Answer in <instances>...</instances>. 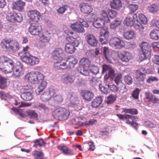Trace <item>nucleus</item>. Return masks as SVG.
Listing matches in <instances>:
<instances>
[{
	"instance_id": "1",
	"label": "nucleus",
	"mask_w": 159,
	"mask_h": 159,
	"mask_svg": "<svg viewBox=\"0 0 159 159\" xmlns=\"http://www.w3.org/2000/svg\"><path fill=\"white\" fill-rule=\"evenodd\" d=\"M13 61L7 57L2 56L0 57V69L4 73L8 74L13 72L12 76L19 77L24 73L25 69L22 64L17 62L14 66Z\"/></svg>"
},
{
	"instance_id": "2",
	"label": "nucleus",
	"mask_w": 159,
	"mask_h": 159,
	"mask_svg": "<svg viewBox=\"0 0 159 159\" xmlns=\"http://www.w3.org/2000/svg\"><path fill=\"white\" fill-rule=\"evenodd\" d=\"M44 76L38 71L29 72L25 76V80L33 84L40 83L35 90L37 95L40 94L47 85V82L43 80Z\"/></svg>"
},
{
	"instance_id": "3",
	"label": "nucleus",
	"mask_w": 159,
	"mask_h": 159,
	"mask_svg": "<svg viewBox=\"0 0 159 159\" xmlns=\"http://www.w3.org/2000/svg\"><path fill=\"white\" fill-rule=\"evenodd\" d=\"M63 29L65 33L67 35L66 39L70 42L66 44L65 51L67 53L72 54L75 51V47H78L79 44V40L77 39L78 36L77 34L69 30L66 26H64Z\"/></svg>"
},
{
	"instance_id": "4",
	"label": "nucleus",
	"mask_w": 159,
	"mask_h": 159,
	"mask_svg": "<svg viewBox=\"0 0 159 159\" xmlns=\"http://www.w3.org/2000/svg\"><path fill=\"white\" fill-rule=\"evenodd\" d=\"M29 49V47L28 46L23 47V52L19 54L21 60L31 65L38 64L39 62V59L36 57L31 55L28 52Z\"/></svg>"
},
{
	"instance_id": "5",
	"label": "nucleus",
	"mask_w": 159,
	"mask_h": 159,
	"mask_svg": "<svg viewBox=\"0 0 159 159\" xmlns=\"http://www.w3.org/2000/svg\"><path fill=\"white\" fill-rule=\"evenodd\" d=\"M1 46L6 50H11L13 51H18L19 49V43L16 41L11 39H3L1 43Z\"/></svg>"
},
{
	"instance_id": "6",
	"label": "nucleus",
	"mask_w": 159,
	"mask_h": 159,
	"mask_svg": "<svg viewBox=\"0 0 159 159\" xmlns=\"http://www.w3.org/2000/svg\"><path fill=\"white\" fill-rule=\"evenodd\" d=\"M100 15L101 17L97 18L93 23V25L96 28H100L102 26H105L106 23L110 22L107 14L105 11H101Z\"/></svg>"
},
{
	"instance_id": "7",
	"label": "nucleus",
	"mask_w": 159,
	"mask_h": 159,
	"mask_svg": "<svg viewBox=\"0 0 159 159\" xmlns=\"http://www.w3.org/2000/svg\"><path fill=\"white\" fill-rule=\"evenodd\" d=\"M52 114L55 118L65 120L70 115V113L68 110L65 108L59 107L54 111Z\"/></svg>"
},
{
	"instance_id": "8",
	"label": "nucleus",
	"mask_w": 159,
	"mask_h": 159,
	"mask_svg": "<svg viewBox=\"0 0 159 159\" xmlns=\"http://www.w3.org/2000/svg\"><path fill=\"white\" fill-rule=\"evenodd\" d=\"M139 18V14L138 13L134 15L133 19L129 16H127L124 21V23L127 26H131L134 25L136 29L139 28L138 18Z\"/></svg>"
},
{
	"instance_id": "9",
	"label": "nucleus",
	"mask_w": 159,
	"mask_h": 159,
	"mask_svg": "<svg viewBox=\"0 0 159 159\" xmlns=\"http://www.w3.org/2000/svg\"><path fill=\"white\" fill-rule=\"evenodd\" d=\"M140 47L141 50V52L140 55V61H141L150 57L151 51L149 49V46L147 42H141Z\"/></svg>"
},
{
	"instance_id": "10",
	"label": "nucleus",
	"mask_w": 159,
	"mask_h": 159,
	"mask_svg": "<svg viewBox=\"0 0 159 159\" xmlns=\"http://www.w3.org/2000/svg\"><path fill=\"white\" fill-rule=\"evenodd\" d=\"M33 87L30 85L24 86L22 89L24 92L21 93V98L24 100L30 101L33 98L32 93H33Z\"/></svg>"
},
{
	"instance_id": "11",
	"label": "nucleus",
	"mask_w": 159,
	"mask_h": 159,
	"mask_svg": "<svg viewBox=\"0 0 159 159\" xmlns=\"http://www.w3.org/2000/svg\"><path fill=\"white\" fill-rule=\"evenodd\" d=\"M90 62L88 58H84L81 60L79 64L80 67L82 69L80 72L81 74L85 76L89 75V72L88 69L90 66Z\"/></svg>"
},
{
	"instance_id": "12",
	"label": "nucleus",
	"mask_w": 159,
	"mask_h": 159,
	"mask_svg": "<svg viewBox=\"0 0 159 159\" xmlns=\"http://www.w3.org/2000/svg\"><path fill=\"white\" fill-rule=\"evenodd\" d=\"M109 44L115 49H120L125 46V43L121 39L117 38H113L109 41Z\"/></svg>"
},
{
	"instance_id": "13",
	"label": "nucleus",
	"mask_w": 159,
	"mask_h": 159,
	"mask_svg": "<svg viewBox=\"0 0 159 159\" xmlns=\"http://www.w3.org/2000/svg\"><path fill=\"white\" fill-rule=\"evenodd\" d=\"M27 15L30 19L35 22H38L42 19L40 12L37 10H30L27 12Z\"/></svg>"
},
{
	"instance_id": "14",
	"label": "nucleus",
	"mask_w": 159,
	"mask_h": 159,
	"mask_svg": "<svg viewBox=\"0 0 159 159\" xmlns=\"http://www.w3.org/2000/svg\"><path fill=\"white\" fill-rule=\"evenodd\" d=\"M99 40L102 44H106L108 43L109 32L106 27L101 29L100 31Z\"/></svg>"
},
{
	"instance_id": "15",
	"label": "nucleus",
	"mask_w": 159,
	"mask_h": 159,
	"mask_svg": "<svg viewBox=\"0 0 159 159\" xmlns=\"http://www.w3.org/2000/svg\"><path fill=\"white\" fill-rule=\"evenodd\" d=\"M43 30L41 25H38L35 24L30 25L29 28V31L31 34L34 35H39L42 32Z\"/></svg>"
},
{
	"instance_id": "16",
	"label": "nucleus",
	"mask_w": 159,
	"mask_h": 159,
	"mask_svg": "<svg viewBox=\"0 0 159 159\" xmlns=\"http://www.w3.org/2000/svg\"><path fill=\"white\" fill-rule=\"evenodd\" d=\"M56 61H57L54 62L53 66L55 69L58 70L64 69L67 67L66 59L65 57Z\"/></svg>"
},
{
	"instance_id": "17",
	"label": "nucleus",
	"mask_w": 159,
	"mask_h": 159,
	"mask_svg": "<svg viewBox=\"0 0 159 159\" xmlns=\"http://www.w3.org/2000/svg\"><path fill=\"white\" fill-rule=\"evenodd\" d=\"M113 51L109 49L108 47H104L103 48V55L106 59L110 63H112L113 57Z\"/></svg>"
},
{
	"instance_id": "18",
	"label": "nucleus",
	"mask_w": 159,
	"mask_h": 159,
	"mask_svg": "<svg viewBox=\"0 0 159 159\" xmlns=\"http://www.w3.org/2000/svg\"><path fill=\"white\" fill-rule=\"evenodd\" d=\"M83 120V118L81 117H78L75 119V120L76 121L75 124L78 125L79 126H87L90 125L94 124L97 123V120L94 119H91L89 121H86L84 122H81V120Z\"/></svg>"
},
{
	"instance_id": "19",
	"label": "nucleus",
	"mask_w": 159,
	"mask_h": 159,
	"mask_svg": "<svg viewBox=\"0 0 159 159\" xmlns=\"http://www.w3.org/2000/svg\"><path fill=\"white\" fill-rule=\"evenodd\" d=\"M53 59L57 60L65 57V54L63 50L60 48H56L52 53Z\"/></svg>"
},
{
	"instance_id": "20",
	"label": "nucleus",
	"mask_w": 159,
	"mask_h": 159,
	"mask_svg": "<svg viewBox=\"0 0 159 159\" xmlns=\"http://www.w3.org/2000/svg\"><path fill=\"white\" fill-rule=\"evenodd\" d=\"M39 41L42 43H49L51 38V35L47 31L43 33L42 32L39 35Z\"/></svg>"
},
{
	"instance_id": "21",
	"label": "nucleus",
	"mask_w": 159,
	"mask_h": 159,
	"mask_svg": "<svg viewBox=\"0 0 159 159\" xmlns=\"http://www.w3.org/2000/svg\"><path fill=\"white\" fill-rule=\"evenodd\" d=\"M118 56L123 61L129 62L132 58L131 55L128 52H121L118 54Z\"/></svg>"
},
{
	"instance_id": "22",
	"label": "nucleus",
	"mask_w": 159,
	"mask_h": 159,
	"mask_svg": "<svg viewBox=\"0 0 159 159\" xmlns=\"http://www.w3.org/2000/svg\"><path fill=\"white\" fill-rule=\"evenodd\" d=\"M80 9L82 12L87 14L92 12L93 10V8L91 5L85 3L80 5Z\"/></svg>"
},
{
	"instance_id": "23",
	"label": "nucleus",
	"mask_w": 159,
	"mask_h": 159,
	"mask_svg": "<svg viewBox=\"0 0 159 159\" xmlns=\"http://www.w3.org/2000/svg\"><path fill=\"white\" fill-rule=\"evenodd\" d=\"M81 95L85 100L88 101H91L94 97L93 93L89 90H82L81 92Z\"/></svg>"
},
{
	"instance_id": "24",
	"label": "nucleus",
	"mask_w": 159,
	"mask_h": 159,
	"mask_svg": "<svg viewBox=\"0 0 159 159\" xmlns=\"http://www.w3.org/2000/svg\"><path fill=\"white\" fill-rule=\"evenodd\" d=\"M70 27L74 31L78 33H84L85 30L81 26V24L78 22L71 24Z\"/></svg>"
},
{
	"instance_id": "25",
	"label": "nucleus",
	"mask_w": 159,
	"mask_h": 159,
	"mask_svg": "<svg viewBox=\"0 0 159 159\" xmlns=\"http://www.w3.org/2000/svg\"><path fill=\"white\" fill-rule=\"evenodd\" d=\"M25 5V2L21 0H19L13 3V8L19 11H22Z\"/></svg>"
},
{
	"instance_id": "26",
	"label": "nucleus",
	"mask_w": 159,
	"mask_h": 159,
	"mask_svg": "<svg viewBox=\"0 0 159 159\" xmlns=\"http://www.w3.org/2000/svg\"><path fill=\"white\" fill-rule=\"evenodd\" d=\"M88 43L90 45L95 47L97 45L98 41L95 37L92 34H88L86 37Z\"/></svg>"
},
{
	"instance_id": "27",
	"label": "nucleus",
	"mask_w": 159,
	"mask_h": 159,
	"mask_svg": "<svg viewBox=\"0 0 159 159\" xmlns=\"http://www.w3.org/2000/svg\"><path fill=\"white\" fill-rule=\"evenodd\" d=\"M115 75V71L112 68L104 76V81L107 83V80L110 79L111 81L113 80Z\"/></svg>"
},
{
	"instance_id": "28",
	"label": "nucleus",
	"mask_w": 159,
	"mask_h": 159,
	"mask_svg": "<svg viewBox=\"0 0 159 159\" xmlns=\"http://www.w3.org/2000/svg\"><path fill=\"white\" fill-rule=\"evenodd\" d=\"M66 62H68L69 65L67 66L68 68H73L75 65L78 62L77 60L74 57L70 56L66 59Z\"/></svg>"
},
{
	"instance_id": "29",
	"label": "nucleus",
	"mask_w": 159,
	"mask_h": 159,
	"mask_svg": "<svg viewBox=\"0 0 159 159\" xmlns=\"http://www.w3.org/2000/svg\"><path fill=\"white\" fill-rule=\"evenodd\" d=\"M57 148L59 150L61 151L66 155L67 154L72 155L73 154L72 151L66 146L60 145L57 147Z\"/></svg>"
},
{
	"instance_id": "30",
	"label": "nucleus",
	"mask_w": 159,
	"mask_h": 159,
	"mask_svg": "<svg viewBox=\"0 0 159 159\" xmlns=\"http://www.w3.org/2000/svg\"><path fill=\"white\" fill-rule=\"evenodd\" d=\"M74 80V76L63 75L62 77L61 81L64 84H67L73 83Z\"/></svg>"
},
{
	"instance_id": "31",
	"label": "nucleus",
	"mask_w": 159,
	"mask_h": 159,
	"mask_svg": "<svg viewBox=\"0 0 159 159\" xmlns=\"http://www.w3.org/2000/svg\"><path fill=\"white\" fill-rule=\"evenodd\" d=\"M124 37L127 40L133 39L136 38V34L134 31L130 30L124 33Z\"/></svg>"
},
{
	"instance_id": "32",
	"label": "nucleus",
	"mask_w": 159,
	"mask_h": 159,
	"mask_svg": "<svg viewBox=\"0 0 159 159\" xmlns=\"http://www.w3.org/2000/svg\"><path fill=\"white\" fill-rule=\"evenodd\" d=\"M103 101L102 97H98L94 99L91 102V105L93 107L97 108L99 107Z\"/></svg>"
},
{
	"instance_id": "33",
	"label": "nucleus",
	"mask_w": 159,
	"mask_h": 159,
	"mask_svg": "<svg viewBox=\"0 0 159 159\" xmlns=\"http://www.w3.org/2000/svg\"><path fill=\"white\" fill-rule=\"evenodd\" d=\"M146 98L148 99L149 102H152L153 103H158L159 102V99L156 98V97L153 95L152 93L148 92L145 93Z\"/></svg>"
},
{
	"instance_id": "34",
	"label": "nucleus",
	"mask_w": 159,
	"mask_h": 159,
	"mask_svg": "<svg viewBox=\"0 0 159 159\" xmlns=\"http://www.w3.org/2000/svg\"><path fill=\"white\" fill-rule=\"evenodd\" d=\"M110 6L111 8L119 10L121 7V3L120 0H112L111 2Z\"/></svg>"
},
{
	"instance_id": "35",
	"label": "nucleus",
	"mask_w": 159,
	"mask_h": 159,
	"mask_svg": "<svg viewBox=\"0 0 159 159\" xmlns=\"http://www.w3.org/2000/svg\"><path fill=\"white\" fill-rule=\"evenodd\" d=\"M149 36L151 39L153 40H157L159 39V30L154 29L150 33Z\"/></svg>"
},
{
	"instance_id": "36",
	"label": "nucleus",
	"mask_w": 159,
	"mask_h": 159,
	"mask_svg": "<svg viewBox=\"0 0 159 159\" xmlns=\"http://www.w3.org/2000/svg\"><path fill=\"white\" fill-rule=\"evenodd\" d=\"M58 90L54 86H51L48 89V93L49 95L51 96V98L54 97L56 95V93L58 92Z\"/></svg>"
},
{
	"instance_id": "37",
	"label": "nucleus",
	"mask_w": 159,
	"mask_h": 159,
	"mask_svg": "<svg viewBox=\"0 0 159 159\" xmlns=\"http://www.w3.org/2000/svg\"><path fill=\"white\" fill-rule=\"evenodd\" d=\"M27 114L31 118L35 120H38V115L35 111L33 110H28L26 111Z\"/></svg>"
},
{
	"instance_id": "38",
	"label": "nucleus",
	"mask_w": 159,
	"mask_h": 159,
	"mask_svg": "<svg viewBox=\"0 0 159 159\" xmlns=\"http://www.w3.org/2000/svg\"><path fill=\"white\" fill-rule=\"evenodd\" d=\"M33 142L34 143L33 147L35 148H37L38 147H41L45 144V143L43 140L41 139L35 140Z\"/></svg>"
},
{
	"instance_id": "39",
	"label": "nucleus",
	"mask_w": 159,
	"mask_h": 159,
	"mask_svg": "<svg viewBox=\"0 0 159 159\" xmlns=\"http://www.w3.org/2000/svg\"><path fill=\"white\" fill-rule=\"evenodd\" d=\"M108 87L111 91L115 93L117 92L118 90V87L112 82L108 84Z\"/></svg>"
},
{
	"instance_id": "40",
	"label": "nucleus",
	"mask_w": 159,
	"mask_h": 159,
	"mask_svg": "<svg viewBox=\"0 0 159 159\" xmlns=\"http://www.w3.org/2000/svg\"><path fill=\"white\" fill-rule=\"evenodd\" d=\"M147 71L144 68L140 69V80L143 81L145 78Z\"/></svg>"
},
{
	"instance_id": "41",
	"label": "nucleus",
	"mask_w": 159,
	"mask_h": 159,
	"mask_svg": "<svg viewBox=\"0 0 159 159\" xmlns=\"http://www.w3.org/2000/svg\"><path fill=\"white\" fill-rule=\"evenodd\" d=\"M15 15L16 13H8L7 16V20L10 22H15Z\"/></svg>"
},
{
	"instance_id": "42",
	"label": "nucleus",
	"mask_w": 159,
	"mask_h": 159,
	"mask_svg": "<svg viewBox=\"0 0 159 159\" xmlns=\"http://www.w3.org/2000/svg\"><path fill=\"white\" fill-rule=\"evenodd\" d=\"M33 155L36 159H43V153L41 152L35 150L34 152Z\"/></svg>"
},
{
	"instance_id": "43",
	"label": "nucleus",
	"mask_w": 159,
	"mask_h": 159,
	"mask_svg": "<svg viewBox=\"0 0 159 159\" xmlns=\"http://www.w3.org/2000/svg\"><path fill=\"white\" fill-rule=\"evenodd\" d=\"M14 103L16 106H18L19 107H29L30 105V104L25 102H22L20 104V102H18L17 100L16 99L14 100Z\"/></svg>"
},
{
	"instance_id": "44",
	"label": "nucleus",
	"mask_w": 159,
	"mask_h": 159,
	"mask_svg": "<svg viewBox=\"0 0 159 159\" xmlns=\"http://www.w3.org/2000/svg\"><path fill=\"white\" fill-rule=\"evenodd\" d=\"M116 99V97L115 96L111 95L107 97L105 102L107 104H111L115 101Z\"/></svg>"
},
{
	"instance_id": "45",
	"label": "nucleus",
	"mask_w": 159,
	"mask_h": 159,
	"mask_svg": "<svg viewBox=\"0 0 159 159\" xmlns=\"http://www.w3.org/2000/svg\"><path fill=\"white\" fill-rule=\"evenodd\" d=\"M88 69L90 70V71L94 74H96L98 73L99 69L98 67L94 65L89 66Z\"/></svg>"
},
{
	"instance_id": "46",
	"label": "nucleus",
	"mask_w": 159,
	"mask_h": 159,
	"mask_svg": "<svg viewBox=\"0 0 159 159\" xmlns=\"http://www.w3.org/2000/svg\"><path fill=\"white\" fill-rule=\"evenodd\" d=\"M51 98V96L49 95L48 91L44 92L41 96V98L42 101H45L48 100Z\"/></svg>"
},
{
	"instance_id": "47",
	"label": "nucleus",
	"mask_w": 159,
	"mask_h": 159,
	"mask_svg": "<svg viewBox=\"0 0 159 159\" xmlns=\"http://www.w3.org/2000/svg\"><path fill=\"white\" fill-rule=\"evenodd\" d=\"M121 23V21L116 20L111 23L110 25V27L111 29H115L119 25H120Z\"/></svg>"
},
{
	"instance_id": "48",
	"label": "nucleus",
	"mask_w": 159,
	"mask_h": 159,
	"mask_svg": "<svg viewBox=\"0 0 159 159\" xmlns=\"http://www.w3.org/2000/svg\"><path fill=\"white\" fill-rule=\"evenodd\" d=\"M122 75L121 74H118L115 76L114 81L116 84L118 85L119 83L122 82Z\"/></svg>"
},
{
	"instance_id": "49",
	"label": "nucleus",
	"mask_w": 159,
	"mask_h": 159,
	"mask_svg": "<svg viewBox=\"0 0 159 159\" xmlns=\"http://www.w3.org/2000/svg\"><path fill=\"white\" fill-rule=\"evenodd\" d=\"M140 24H142L143 25H146L148 22L147 18L143 14H140Z\"/></svg>"
},
{
	"instance_id": "50",
	"label": "nucleus",
	"mask_w": 159,
	"mask_h": 159,
	"mask_svg": "<svg viewBox=\"0 0 159 159\" xmlns=\"http://www.w3.org/2000/svg\"><path fill=\"white\" fill-rule=\"evenodd\" d=\"M102 73L109 71L112 67L110 65L104 64L102 65Z\"/></svg>"
},
{
	"instance_id": "51",
	"label": "nucleus",
	"mask_w": 159,
	"mask_h": 159,
	"mask_svg": "<svg viewBox=\"0 0 159 159\" xmlns=\"http://www.w3.org/2000/svg\"><path fill=\"white\" fill-rule=\"evenodd\" d=\"M12 110L15 112L17 113L18 115L22 118H25L26 115L22 112L20 111L17 108L15 107H13Z\"/></svg>"
},
{
	"instance_id": "52",
	"label": "nucleus",
	"mask_w": 159,
	"mask_h": 159,
	"mask_svg": "<svg viewBox=\"0 0 159 159\" xmlns=\"http://www.w3.org/2000/svg\"><path fill=\"white\" fill-rule=\"evenodd\" d=\"M108 14L110 18H113L116 17L117 13L114 10L109 9L108 11Z\"/></svg>"
},
{
	"instance_id": "53",
	"label": "nucleus",
	"mask_w": 159,
	"mask_h": 159,
	"mask_svg": "<svg viewBox=\"0 0 159 159\" xmlns=\"http://www.w3.org/2000/svg\"><path fill=\"white\" fill-rule=\"evenodd\" d=\"M134 118L133 116L129 115V116L127 117V118H125V120H126V123L129 125H132L134 122L133 120Z\"/></svg>"
},
{
	"instance_id": "54",
	"label": "nucleus",
	"mask_w": 159,
	"mask_h": 159,
	"mask_svg": "<svg viewBox=\"0 0 159 159\" xmlns=\"http://www.w3.org/2000/svg\"><path fill=\"white\" fill-rule=\"evenodd\" d=\"M15 22H20L23 20V17L22 15L20 14L16 13L15 15Z\"/></svg>"
},
{
	"instance_id": "55",
	"label": "nucleus",
	"mask_w": 159,
	"mask_h": 159,
	"mask_svg": "<svg viewBox=\"0 0 159 159\" xmlns=\"http://www.w3.org/2000/svg\"><path fill=\"white\" fill-rule=\"evenodd\" d=\"M151 47L154 50H159V42H154L152 43L151 45Z\"/></svg>"
},
{
	"instance_id": "56",
	"label": "nucleus",
	"mask_w": 159,
	"mask_h": 159,
	"mask_svg": "<svg viewBox=\"0 0 159 159\" xmlns=\"http://www.w3.org/2000/svg\"><path fill=\"white\" fill-rule=\"evenodd\" d=\"M145 125L146 127L150 128H154L156 127V125L150 121H147L145 122Z\"/></svg>"
},
{
	"instance_id": "57",
	"label": "nucleus",
	"mask_w": 159,
	"mask_h": 159,
	"mask_svg": "<svg viewBox=\"0 0 159 159\" xmlns=\"http://www.w3.org/2000/svg\"><path fill=\"white\" fill-rule=\"evenodd\" d=\"M130 11L133 12H135L138 8V6L136 4H130L129 6Z\"/></svg>"
},
{
	"instance_id": "58",
	"label": "nucleus",
	"mask_w": 159,
	"mask_h": 159,
	"mask_svg": "<svg viewBox=\"0 0 159 159\" xmlns=\"http://www.w3.org/2000/svg\"><path fill=\"white\" fill-rule=\"evenodd\" d=\"M99 89L103 93L105 94H107L108 93V89L106 88L102 84H100L99 85Z\"/></svg>"
},
{
	"instance_id": "59",
	"label": "nucleus",
	"mask_w": 159,
	"mask_h": 159,
	"mask_svg": "<svg viewBox=\"0 0 159 159\" xmlns=\"http://www.w3.org/2000/svg\"><path fill=\"white\" fill-rule=\"evenodd\" d=\"M124 81L125 83L128 84H131L132 82L131 77L129 75H127L125 76Z\"/></svg>"
},
{
	"instance_id": "60",
	"label": "nucleus",
	"mask_w": 159,
	"mask_h": 159,
	"mask_svg": "<svg viewBox=\"0 0 159 159\" xmlns=\"http://www.w3.org/2000/svg\"><path fill=\"white\" fill-rule=\"evenodd\" d=\"M67 6L66 5L63 6L62 7H61L57 10V12L60 14H63L65 11L67 10Z\"/></svg>"
},
{
	"instance_id": "61",
	"label": "nucleus",
	"mask_w": 159,
	"mask_h": 159,
	"mask_svg": "<svg viewBox=\"0 0 159 159\" xmlns=\"http://www.w3.org/2000/svg\"><path fill=\"white\" fill-rule=\"evenodd\" d=\"M152 61L154 64L159 65V55H156L153 57Z\"/></svg>"
},
{
	"instance_id": "62",
	"label": "nucleus",
	"mask_w": 159,
	"mask_h": 159,
	"mask_svg": "<svg viewBox=\"0 0 159 159\" xmlns=\"http://www.w3.org/2000/svg\"><path fill=\"white\" fill-rule=\"evenodd\" d=\"M148 10L152 12H154L156 11L157 10V6L155 4L151 5L148 7Z\"/></svg>"
},
{
	"instance_id": "63",
	"label": "nucleus",
	"mask_w": 159,
	"mask_h": 159,
	"mask_svg": "<svg viewBox=\"0 0 159 159\" xmlns=\"http://www.w3.org/2000/svg\"><path fill=\"white\" fill-rule=\"evenodd\" d=\"M139 89H136L134 90L132 94V96L135 99H137L138 98L139 94Z\"/></svg>"
},
{
	"instance_id": "64",
	"label": "nucleus",
	"mask_w": 159,
	"mask_h": 159,
	"mask_svg": "<svg viewBox=\"0 0 159 159\" xmlns=\"http://www.w3.org/2000/svg\"><path fill=\"white\" fill-rule=\"evenodd\" d=\"M158 79L156 77L150 76L147 80V82L148 83H151L154 81H157Z\"/></svg>"
}]
</instances>
